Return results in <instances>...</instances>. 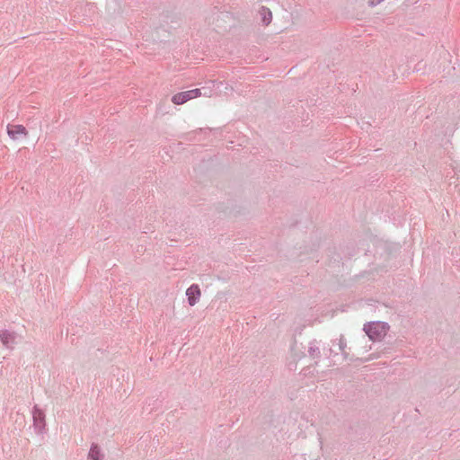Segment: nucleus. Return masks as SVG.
Here are the masks:
<instances>
[{"label":"nucleus","instance_id":"nucleus-1","mask_svg":"<svg viewBox=\"0 0 460 460\" xmlns=\"http://www.w3.org/2000/svg\"><path fill=\"white\" fill-rule=\"evenodd\" d=\"M388 326L384 323H373L366 327V332L372 341H377L385 336Z\"/></svg>","mask_w":460,"mask_h":460},{"label":"nucleus","instance_id":"nucleus-2","mask_svg":"<svg viewBox=\"0 0 460 460\" xmlns=\"http://www.w3.org/2000/svg\"><path fill=\"white\" fill-rule=\"evenodd\" d=\"M201 96L200 89H192L185 92L175 93L172 97V102L175 105H181L190 100L195 99Z\"/></svg>","mask_w":460,"mask_h":460},{"label":"nucleus","instance_id":"nucleus-3","mask_svg":"<svg viewBox=\"0 0 460 460\" xmlns=\"http://www.w3.org/2000/svg\"><path fill=\"white\" fill-rule=\"evenodd\" d=\"M7 134L12 139H17L19 136H26L28 132L22 125H9Z\"/></svg>","mask_w":460,"mask_h":460},{"label":"nucleus","instance_id":"nucleus-4","mask_svg":"<svg viewBox=\"0 0 460 460\" xmlns=\"http://www.w3.org/2000/svg\"><path fill=\"white\" fill-rule=\"evenodd\" d=\"M186 295L188 296V301H189L190 305H191V306L194 305L199 301L200 295H201L199 286H197V285L190 286L187 289Z\"/></svg>","mask_w":460,"mask_h":460},{"label":"nucleus","instance_id":"nucleus-5","mask_svg":"<svg viewBox=\"0 0 460 460\" xmlns=\"http://www.w3.org/2000/svg\"><path fill=\"white\" fill-rule=\"evenodd\" d=\"M89 456L93 460H102V455L97 446H93L91 447Z\"/></svg>","mask_w":460,"mask_h":460},{"label":"nucleus","instance_id":"nucleus-6","mask_svg":"<svg viewBox=\"0 0 460 460\" xmlns=\"http://www.w3.org/2000/svg\"><path fill=\"white\" fill-rule=\"evenodd\" d=\"M261 14L263 15V22L267 25L271 21V13L268 9H262Z\"/></svg>","mask_w":460,"mask_h":460},{"label":"nucleus","instance_id":"nucleus-7","mask_svg":"<svg viewBox=\"0 0 460 460\" xmlns=\"http://www.w3.org/2000/svg\"><path fill=\"white\" fill-rule=\"evenodd\" d=\"M0 338L4 344H7L9 340L12 339L11 335L7 332H2L0 333Z\"/></svg>","mask_w":460,"mask_h":460},{"label":"nucleus","instance_id":"nucleus-8","mask_svg":"<svg viewBox=\"0 0 460 460\" xmlns=\"http://www.w3.org/2000/svg\"><path fill=\"white\" fill-rule=\"evenodd\" d=\"M381 1H382V0H369L370 4H371L372 5H375V4H378V3H380Z\"/></svg>","mask_w":460,"mask_h":460},{"label":"nucleus","instance_id":"nucleus-9","mask_svg":"<svg viewBox=\"0 0 460 460\" xmlns=\"http://www.w3.org/2000/svg\"><path fill=\"white\" fill-rule=\"evenodd\" d=\"M34 416H43V413L41 411H36Z\"/></svg>","mask_w":460,"mask_h":460}]
</instances>
